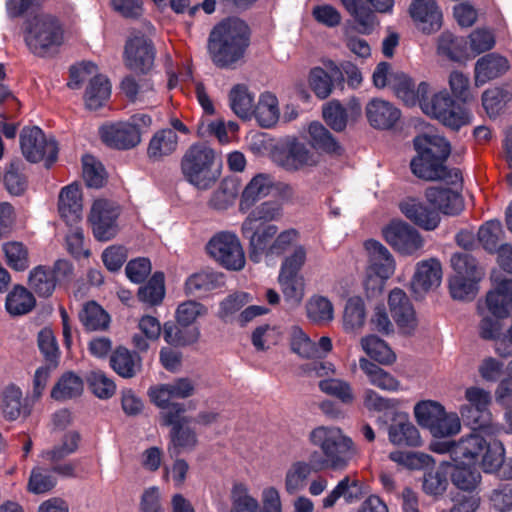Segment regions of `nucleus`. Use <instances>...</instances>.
Returning <instances> with one entry per match:
<instances>
[{
  "label": "nucleus",
  "mask_w": 512,
  "mask_h": 512,
  "mask_svg": "<svg viewBox=\"0 0 512 512\" xmlns=\"http://www.w3.org/2000/svg\"><path fill=\"white\" fill-rule=\"evenodd\" d=\"M309 441L320 449L324 458L316 466L298 460L288 467L284 477V489L289 495L297 494L306 487L313 470L343 471L359 454L353 439L337 426L315 427L309 433Z\"/></svg>",
  "instance_id": "nucleus-1"
},
{
  "label": "nucleus",
  "mask_w": 512,
  "mask_h": 512,
  "mask_svg": "<svg viewBox=\"0 0 512 512\" xmlns=\"http://www.w3.org/2000/svg\"><path fill=\"white\" fill-rule=\"evenodd\" d=\"M412 173L425 181H441L448 176V141L438 135H420L414 141Z\"/></svg>",
  "instance_id": "nucleus-2"
},
{
  "label": "nucleus",
  "mask_w": 512,
  "mask_h": 512,
  "mask_svg": "<svg viewBox=\"0 0 512 512\" xmlns=\"http://www.w3.org/2000/svg\"><path fill=\"white\" fill-rule=\"evenodd\" d=\"M248 26L239 19H228L217 25L209 37V52L219 66L238 61L248 47Z\"/></svg>",
  "instance_id": "nucleus-3"
},
{
  "label": "nucleus",
  "mask_w": 512,
  "mask_h": 512,
  "mask_svg": "<svg viewBox=\"0 0 512 512\" xmlns=\"http://www.w3.org/2000/svg\"><path fill=\"white\" fill-rule=\"evenodd\" d=\"M218 157L214 149L205 143H195L188 147L181 158L180 168L184 178L201 190L211 188L219 177L215 168Z\"/></svg>",
  "instance_id": "nucleus-4"
},
{
  "label": "nucleus",
  "mask_w": 512,
  "mask_h": 512,
  "mask_svg": "<svg viewBox=\"0 0 512 512\" xmlns=\"http://www.w3.org/2000/svg\"><path fill=\"white\" fill-rule=\"evenodd\" d=\"M249 239V257L258 263L262 257L282 256L299 239V232L286 229L278 232L274 224H260L251 235L243 234Z\"/></svg>",
  "instance_id": "nucleus-5"
},
{
  "label": "nucleus",
  "mask_w": 512,
  "mask_h": 512,
  "mask_svg": "<svg viewBox=\"0 0 512 512\" xmlns=\"http://www.w3.org/2000/svg\"><path fill=\"white\" fill-rule=\"evenodd\" d=\"M25 42L35 55H49L63 43L62 26L51 15L37 14L27 22Z\"/></svg>",
  "instance_id": "nucleus-6"
},
{
  "label": "nucleus",
  "mask_w": 512,
  "mask_h": 512,
  "mask_svg": "<svg viewBox=\"0 0 512 512\" xmlns=\"http://www.w3.org/2000/svg\"><path fill=\"white\" fill-rule=\"evenodd\" d=\"M206 252L226 270L241 271L245 267V252L235 233L228 231L216 233L206 244Z\"/></svg>",
  "instance_id": "nucleus-7"
},
{
  "label": "nucleus",
  "mask_w": 512,
  "mask_h": 512,
  "mask_svg": "<svg viewBox=\"0 0 512 512\" xmlns=\"http://www.w3.org/2000/svg\"><path fill=\"white\" fill-rule=\"evenodd\" d=\"M398 95L407 105H414L418 101L424 114L443 125L448 124V92L445 89L430 93L429 85L421 82L416 91L407 87L399 90Z\"/></svg>",
  "instance_id": "nucleus-8"
},
{
  "label": "nucleus",
  "mask_w": 512,
  "mask_h": 512,
  "mask_svg": "<svg viewBox=\"0 0 512 512\" xmlns=\"http://www.w3.org/2000/svg\"><path fill=\"white\" fill-rule=\"evenodd\" d=\"M184 412L185 408L182 404H174L168 411L161 412L162 424L172 426L168 446L170 456H177L183 451L191 450L197 444L195 433L184 427L189 423L188 418L183 416Z\"/></svg>",
  "instance_id": "nucleus-9"
},
{
  "label": "nucleus",
  "mask_w": 512,
  "mask_h": 512,
  "mask_svg": "<svg viewBox=\"0 0 512 512\" xmlns=\"http://www.w3.org/2000/svg\"><path fill=\"white\" fill-rule=\"evenodd\" d=\"M452 263L456 275L453 283L450 284V294L453 298L460 300L474 298L477 291L476 284L482 276L474 259L467 255H459L453 257Z\"/></svg>",
  "instance_id": "nucleus-10"
},
{
  "label": "nucleus",
  "mask_w": 512,
  "mask_h": 512,
  "mask_svg": "<svg viewBox=\"0 0 512 512\" xmlns=\"http://www.w3.org/2000/svg\"><path fill=\"white\" fill-rule=\"evenodd\" d=\"M119 206L107 199H96L91 207L88 221L94 237L99 241L112 239L118 231Z\"/></svg>",
  "instance_id": "nucleus-11"
},
{
  "label": "nucleus",
  "mask_w": 512,
  "mask_h": 512,
  "mask_svg": "<svg viewBox=\"0 0 512 512\" xmlns=\"http://www.w3.org/2000/svg\"><path fill=\"white\" fill-rule=\"evenodd\" d=\"M22 153L30 162L46 160L48 164L57 158L58 147L53 139H47L38 127L25 128L20 135Z\"/></svg>",
  "instance_id": "nucleus-12"
},
{
  "label": "nucleus",
  "mask_w": 512,
  "mask_h": 512,
  "mask_svg": "<svg viewBox=\"0 0 512 512\" xmlns=\"http://www.w3.org/2000/svg\"><path fill=\"white\" fill-rule=\"evenodd\" d=\"M413 413L418 425L429 430L434 438H445L448 435V416L441 403L434 400L419 401Z\"/></svg>",
  "instance_id": "nucleus-13"
},
{
  "label": "nucleus",
  "mask_w": 512,
  "mask_h": 512,
  "mask_svg": "<svg viewBox=\"0 0 512 512\" xmlns=\"http://www.w3.org/2000/svg\"><path fill=\"white\" fill-rule=\"evenodd\" d=\"M450 90L453 99L450 98V129L459 130L470 123V114L466 103L470 99L469 80L459 72L450 74Z\"/></svg>",
  "instance_id": "nucleus-14"
},
{
  "label": "nucleus",
  "mask_w": 512,
  "mask_h": 512,
  "mask_svg": "<svg viewBox=\"0 0 512 512\" xmlns=\"http://www.w3.org/2000/svg\"><path fill=\"white\" fill-rule=\"evenodd\" d=\"M442 275V266L437 259L430 258L418 262L410 281L411 292L416 298H423L440 286Z\"/></svg>",
  "instance_id": "nucleus-15"
},
{
  "label": "nucleus",
  "mask_w": 512,
  "mask_h": 512,
  "mask_svg": "<svg viewBox=\"0 0 512 512\" xmlns=\"http://www.w3.org/2000/svg\"><path fill=\"white\" fill-rule=\"evenodd\" d=\"M386 242L395 250L412 255L423 247V239L420 234L402 221H393L383 230Z\"/></svg>",
  "instance_id": "nucleus-16"
},
{
  "label": "nucleus",
  "mask_w": 512,
  "mask_h": 512,
  "mask_svg": "<svg viewBox=\"0 0 512 512\" xmlns=\"http://www.w3.org/2000/svg\"><path fill=\"white\" fill-rule=\"evenodd\" d=\"M388 304L399 331L405 335H412L418 327V319L406 293L399 288L393 289L389 293Z\"/></svg>",
  "instance_id": "nucleus-17"
},
{
  "label": "nucleus",
  "mask_w": 512,
  "mask_h": 512,
  "mask_svg": "<svg viewBox=\"0 0 512 512\" xmlns=\"http://www.w3.org/2000/svg\"><path fill=\"white\" fill-rule=\"evenodd\" d=\"M409 13L416 27L425 34L437 32L443 24V14L435 0H413Z\"/></svg>",
  "instance_id": "nucleus-18"
},
{
  "label": "nucleus",
  "mask_w": 512,
  "mask_h": 512,
  "mask_svg": "<svg viewBox=\"0 0 512 512\" xmlns=\"http://www.w3.org/2000/svg\"><path fill=\"white\" fill-rule=\"evenodd\" d=\"M154 62V49L151 42L143 36L130 39L125 47V63L134 72L145 73Z\"/></svg>",
  "instance_id": "nucleus-19"
},
{
  "label": "nucleus",
  "mask_w": 512,
  "mask_h": 512,
  "mask_svg": "<svg viewBox=\"0 0 512 512\" xmlns=\"http://www.w3.org/2000/svg\"><path fill=\"white\" fill-rule=\"evenodd\" d=\"M100 135L106 145L119 150L134 148L141 142L137 130L126 121L102 126Z\"/></svg>",
  "instance_id": "nucleus-20"
},
{
  "label": "nucleus",
  "mask_w": 512,
  "mask_h": 512,
  "mask_svg": "<svg viewBox=\"0 0 512 512\" xmlns=\"http://www.w3.org/2000/svg\"><path fill=\"white\" fill-rule=\"evenodd\" d=\"M494 289L486 297L488 310L498 318L508 316L512 310V279L493 277Z\"/></svg>",
  "instance_id": "nucleus-21"
},
{
  "label": "nucleus",
  "mask_w": 512,
  "mask_h": 512,
  "mask_svg": "<svg viewBox=\"0 0 512 512\" xmlns=\"http://www.w3.org/2000/svg\"><path fill=\"white\" fill-rule=\"evenodd\" d=\"M366 117L369 124L376 129L392 128L400 119L401 112L388 101L374 98L366 105Z\"/></svg>",
  "instance_id": "nucleus-22"
},
{
  "label": "nucleus",
  "mask_w": 512,
  "mask_h": 512,
  "mask_svg": "<svg viewBox=\"0 0 512 512\" xmlns=\"http://www.w3.org/2000/svg\"><path fill=\"white\" fill-rule=\"evenodd\" d=\"M60 216L69 224L77 223L82 217L83 204L80 186L72 183L61 189L58 200Z\"/></svg>",
  "instance_id": "nucleus-23"
},
{
  "label": "nucleus",
  "mask_w": 512,
  "mask_h": 512,
  "mask_svg": "<svg viewBox=\"0 0 512 512\" xmlns=\"http://www.w3.org/2000/svg\"><path fill=\"white\" fill-rule=\"evenodd\" d=\"M365 249L369 255L367 269L370 273L389 279L394 274L395 261L387 248L375 240H368L365 242Z\"/></svg>",
  "instance_id": "nucleus-24"
},
{
  "label": "nucleus",
  "mask_w": 512,
  "mask_h": 512,
  "mask_svg": "<svg viewBox=\"0 0 512 512\" xmlns=\"http://www.w3.org/2000/svg\"><path fill=\"white\" fill-rule=\"evenodd\" d=\"M487 443L488 441L479 433H473L458 442L450 441V459L477 464L478 457L484 453Z\"/></svg>",
  "instance_id": "nucleus-25"
},
{
  "label": "nucleus",
  "mask_w": 512,
  "mask_h": 512,
  "mask_svg": "<svg viewBox=\"0 0 512 512\" xmlns=\"http://www.w3.org/2000/svg\"><path fill=\"white\" fill-rule=\"evenodd\" d=\"M317 162L318 159L315 154L310 152L304 144L297 141L288 144L279 158V164L288 171H298L314 166Z\"/></svg>",
  "instance_id": "nucleus-26"
},
{
  "label": "nucleus",
  "mask_w": 512,
  "mask_h": 512,
  "mask_svg": "<svg viewBox=\"0 0 512 512\" xmlns=\"http://www.w3.org/2000/svg\"><path fill=\"white\" fill-rule=\"evenodd\" d=\"M460 414L466 425L488 437L497 435L501 430V427L494 422L489 409L462 406Z\"/></svg>",
  "instance_id": "nucleus-27"
},
{
  "label": "nucleus",
  "mask_w": 512,
  "mask_h": 512,
  "mask_svg": "<svg viewBox=\"0 0 512 512\" xmlns=\"http://www.w3.org/2000/svg\"><path fill=\"white\" fill-rule=\"evenodd\" d=\"M274 187L273 178L269 174L255 175L245 186L241 194L239 208L248 211L258 200L268 196Z\"/></svg>",
  "instance_id": "nucleus-28"
},
{
  "label": "nucleus",
  "mask_w": 512,
  "mask_h": 512,
  "mask_svg": "<svg viewBox=\"0 0 512 512\" xmlns=\"http://www.w3.org/2000/svg\"><path fill=\"white\" fill-rule=\"evenodd\" d=\"M331 75L321 67H314L308 74V86L315 96L321 100L328 98L333 91L332 77L343 78L340 68L333 62L329 63Z\"/></svg>",
  "instance_id": "nucleus-29"
},
{
  "label": "nucleus",
  "mask_w": 512,
  "mask_h": 512,
  "mask_svg": "<svg viewBox=\"0 0 512 512\" xmlns=\"http://www.w3.org/2000/svg\"><path fill=\"white\" fill-rule=\"evenodd\" d=\"M400 210L409 220L425 230H434L440 223L437 212L428 210L426 206L415 199L401 202Z\"/></svg>",
  "instance_id": "nucleus-30"
},
{
  "label": "nucleus",
  "mask_w": 512,
  "mask_h": 512,
  "mask_svg": "<svg viewBox=\"0 0 512 512\" xmlns=\"http://www.w3.org/2000/svg\"><path fill=\"white\" fill-rule=\"evenodd\" d=\"M178 141V136L172 129L158 130L153 134L148 143V158L152 161H160L164 157L173 154L177 149Z\"/></svg>",
  "instance_id": "nucleus-31"
},
{
  "label": "nucleus",
  "mask_w": 512,
  "mask_h": 512,
  "mask_svg": "<svg viewBox=\"0 0 512 512\" xmlns=\"http://www.w3.org/2000/svg\"><path fill=\"white\" fill-rule=\"evenodd\" d=\"M111 368L122 378H132L140 372L141 357L125 347H117L110 356Z\"/></svg>",
  "instance_id": "nucleus-32"
},
{
  "label": "nucleus",
  "mask_w": 512,
  "mask_h": 512,
  "mask_svg": "<svg viewBox=\"0 0 512 512\" xmlns=\"http://www.w3.org/2000/svg\"><path fill=\"white\" fill-rule=\"evenodd\" d=\"M508 68V61L504 57L488 54L480 58L475 65V83L483 85L505 73Z\"/></svg>",
  "instance_id": "nucleus-33"
},
{
  "label": "nucleus",
  "mask_w": 512,
  "mask_h": 512,
  "mask_svg": "<svg viewBox=\"0 0 512 512\" xmlns=\"http://www.w3.org/2000/svg\"><path fill=\"white\" fill-rule=\"evenodd\" d=\"M452 462L450 463V467L452 466L450 472L452 482L459 489L470 493L477 487L481 479L476 463L463 460Z\"/></svg>",
  "instance_id": "nucleus-34"
},
{
  "label": "nucleus",
  "mask_w": 512,
  "mask_h": 512,
  "mask_svg": "<svg viewBox=\"0 0 512 512\" xmlns=\"http://www.w3.org/2000/svg\"><path fill=\"white\" fill-rule=\"evenodd\" d=\"M223 274L203 270L189 276L185 282V291L190 295H203L223 285Z\"/></svg>",
  "instance_id": "nucleus-35"
},
{
  "label": "nucleus",
  "mask_w": 512,
  "mask_h": 512,
  "mask_svg": "<svg viewBox=\"0 0 512 512\" xmlns=\"http://www.w3.org/2000/svg\"><path fill=\"white\" fill-rule=\"evenodd\" d=\"M252 115H254L261 127H273L280 117L277 97L270 92L262 93L257 104L253 107Z\"/></svg>",
  "instance_id": "nucleus-36"
},
{
  "label": "nucleus",
  "mask_w": 512,
  "mask_h": 512,
  "mask_svg": "<svg viewBox=\"0 0 512 512\" xmlns=\"http://www.w3.org/2000/svg\"><path fill=\"white\" fill-rule=\"evenodd\" d=\"M359 366L371 385L385 391H397L399 389V381L369 359L360 358Z\"/></svg>",
  "instance_id": "nucleus-37"
},
{
  "label": "nucleus",
  "mask_w": 512,
  "mask_h": 512,
  "mask_svg": "<svg viewBox=\"0 0 512 512\" xmlns=\"http://www.w3.org/2000/svg\"><path fill=\"white\" fill-rule=\"evenodd\" d=\"M360 346L365 354L382 365H392L396 361V354L392 348L381 338L370 334L360 339Z\"/></svg>",
  "instance_id": "nucleus-38"
},
{
  "label": "nucleus",
  "mask_w": 512,
  "mask_h": 512,
  "mask_svg": "<svg viewBox=\"0 0 512 512\" xmlns=\"http://www.w3.org/2000/svg\"><path fill=\"white\" fill-rule=\"evenodd\" d=\"M79 320L87 331H105L110 325V315L95 301L83 305Z\"/></svg>",
  "instance_id": "nucleus-39"
},
{
  "label": "nucleus",
  "mask_w": 512,
  "mask_h": 512,
  "mask_svg": "<svg viewBox=\"0 0 512 512\" xmlns=\"http://www.w3.org/2000/svg\"><path fill=\"white\" fill-rule=\"evenodd\" d=\"M111 84L103 75L94 76L85 91V104L90 110H97L102 107L110 98Z\"/></svg>",
  "instance_id": "nucleus-40"
},
{
  "label": "nucleus",
  "mask_w": 512,
  "mask_h": 512,
  "mask_svg": "<svg viewBox=\"0 0 512 512\" xmlns=\"http://www.w3.org/2000/svg\"><path fill=\"white\" fill-rule=\"evenodd\" d=\"M83 390L82 379L73 372H66L53 386L51 397L57 401H66L81 396Z\"/></svg>",
  "instance_id": "nucleus-41"
},
{
  "label": "nucleus",
  "mask_w": 512,
  "mask_h": 512,
  "mask_svg": "<svg viewBox=\"0 0 512 512\" xmlns=\"http://www.w3.org/2000/svg\"><path fill=\"white\" fill-rule=\"evenodd\" d=\"M239 126L236 122L217 119L214 121H202L198 126V134L202 137L206 135L214 136L222 143L233 141L238 133Z\"/></svg>",
  "instance_id": "nucleus-42"
},
{
  "label": "nucleus",
  "mask_w": 512,
  "mask_h": 512,
  "mask_svg": "<svg viewBox=\"0 0 512 512\" xmlns=\"http://www.w3.org/2000/svg\"><path fill=\"white\" fill-rule=\"evenodd\" d=\"M366 320V309L362 298L351 297L347 300L342 322L346 332H358L362 329Z\"/></svg>",
  "instance_id": "nucleus-43"
},
{
  "label": "nucleus",
  "mask_w": 512,
  "mask_h": 512,
  "mask_svg": "<svg viewBox=\"0 0 512 512\" xmlns=\"http://www.w3.org/2000/svg\"><path fill=\"white\" fill-rule=\"evenodd\" d=\"M36 304L33 294L21 285L15 286L6 297V309L13 316L29 313Z\"/></svg>",
  "instance_id": "nucleus-44"
},
{
  "label": "nucleus",
  "mask_w": 512,
  "mask_h": 512,
  "mask_svg": "<svg viewBox=\"0 0 512 512\" xmlns=\"http://www.w3.org/2000/svg\"><path fill=\"white\" fill-rule=\"evenodd\" d=\"M229 103L232 111L240 118L248 119L252 115L254 97L244 84H237L229 92Z\"/></svg>",
  "instance_id": "nucleus-45"
},
{
  "label": "nucleus",
  "mask_w": 512,
  "mask_h": 512,
  "mask_svg": "<svg viewBox=\"0 0 512 512\" xmlns=\"http://www.w3.org/2000/svg\"><path fill=\"white\" fill-rule=\"evenodd\" d=\"M28 284L38 296L49 297L56 287L55 275L45 266H37L30 271Z\"/></svg>",
  "instance_id": "nucleus-46"
},
{
  "label": "nucleus",
  "mask_w": 512,
  "mask_h": 512,
  "mask_svg": "<svg viewBox=\"0 0 512 512\" xmlns=\"http://www.w3.org/2000/svg\"><path fill=\"white\" fill-rule=\"evenodd\" d=\"M121 89L132 102H148L155 95L151 82L146 78L136 80L134 77L128 76L123 79Z\"/></svg>",
  "instance_id": "nucleus-47"
},
{
  "label": "nucleus",
  "mask_w": 512,
  "mask_h": 512,
  "mask_svg": "<svg viewBox=\"0 0 512 512\" xmlns=\"http://www.w3.org/2000/svg\"><path fill=\"white\" fill-rule=\"evenodd\" d=\"M308 319L318 325H325L334 319V307L329 299L323 296H313L306 303Z\"/></svg>",
  "instance_id": "nucleus-48"
},
{
  "label": "nucleus",
  "mask_w": 512,
  "mask_h": 512,
  "mask_svg": "<svg viewBox=\"0 0 512 512\" xmlns=\"http://www.w3.org/2000/svg\"><path fill=\"white\" fill-rule=\"evenodd\" d=\"M505 237V231L498 220H490L482 224L478 230V240L482 247L490 252L496 253Z\"/></svg>",
  "instance_id": "nucleus-49"
},
{
  "label": "nucleus",
  "mask_w": 512,
  "mask_h": 512,
  "mask_svg": "<svg viewBox=\"0 0 512 512\" xmlns=\"http://www.w3.org/2000/svg\"><path fill=\"white\" fill-rule=\"evenodd\" d=\"M282 207L274 201H266L256 207L242 224V233L246 234L253 230L256 221L270 222L280 219Z\"/></svg>",
  "instance_id": "nucleus-50"
},
{
  "label": "nucleus",
  "mask_w": 512,
  "mask_h": 512,
  "mask_svg": "<svg viewBox=\"0 0 512 512\" xmlns=\"http://www.w3.org/2000/svg\"><path fill=\"white\" fill-rule=\"evenodd\" d=\"M388 436L394 445L418 447L422 443L419 430L410 422L391 425Z\"/></svg>",
  "instance_id": "nucleus-51"
},
{
  "label": "nucleus",
  "mask_w": 512,
  "mask_h": 512,
  "mask_svg": "<svg viewBox=\"0 0 512 512\" xmlns=\"http://www.w3.org/2000/svg\"><path fill=\"white\" fill-rule=\"evenodd\" d=\"M79 440L80 436L77 432L69 431L64 434L60 443L51 449L44 450L41 457L49 463L59 462L77 450Z\"/></svg>",
  "instance_id": "nucleus-52"
},
{
  "label": "nucleus",
  "mask_w": 512,
  "mask_h": 512,
  "mask_svg": "<svg viewBox=\"0 0 512 512\" xmlns=\"http://www.w3.org/2000/svg\"><path fill=\"white\" fill-rule=\"evenodd\" d=\"M231 512H261L259 502L243 483H235L231 490Z\"/></svg>",
  "instance_id": "nucleus-53"
},
{
  "label": "nucleus",
  "mask_w": 512,
  "mask_h": 512,
  "mask_svg": "<svg viewBox=\"0 0 512 512\" xmlns=\"http://www.w3.org/2000/svg\"><path fill=\"white\" fill-rule=\"evenodd\" d=\"M308 133L310 143L315 149L334 154L340 152V146L322 124L318 122L311 123L308 128Z\"/></svg>",
  "instance_id": "nucleus-54"
},
{
  "label": "nucleus",
  "mask_w": 512,
  "mask_h": 512,
  "mask_svg": "<svg viewBox=\"0 0 512 512\" xmlns=\"http://www.w3.org/2000/svg\"><path fill=\"white\" fill-rule=\"evenodd\" d=\"M165 295L164 274L156 272L144 286L138 290L140 301L150 305L161 303Z\"/></svg>",
  "instance_id": "nucleus-55"
},
{
  "label": "nucleus",
  "mask_w": 512,
  "mask_h": 512,
  "mask_svg": "<svg viewBox=\"0 0 512 512\" xmlns=\"http://www.w3.org/2000/svg\"><path fill=\"white\" fill-rule=\"evenodd\" d=\"M3 252L7 264L14 270L24 271L29 267V252L27 247L18 241L3 244Z\"/></svg>",
  "instance_id": "nucleus-56"
},
{
  "label": "nucleus",
  "mask_w": 512,
  "mask_h": 512,
  "mask_svg": "<svg viewBox=\"0 0 512 512\" xmlns=\"http://www.w3.org/2000/svg\"><path fill=\"white\" fill-rule=\"evenodd\" d=\"M319 389L330 396L339 399L344 404H352L355 400L350 383L342 379H325L319 382Z\"/></svg>",
  "instance_id": "nucleus-57"
},
{
  "label": "nucleus",
  "mask_w": 512,
  "mask_h": 512,
  "mask_svg": "<svg viewBox=\"0 0 512 512\" xmlns=\"http://www.w3.org/2000/svg\"><path fill=\"white\" fill-rule=\"evenodd\" d=\"M138 328L146 339L135 335L133 336L132 343L137 349L145 351L148 349L147 340H156L159 338L161 333V325L157 318L146 315L139 320Z\"/></svg>",
  "instance_id": "nucleus-58"
},
{
  "label": "nucleus",
  "mask_w": 512,
  "mask_h": 512,
  "mask_svg": "<svg viewBox=\"0 0 512 512\" xmlns=\"http://www.w3.org/2000/svg\"><path fill=\"white\" fill-rule=\"evenodd\" d=\"M463 176L458 168L450 169V216L460 214L466 206Z\"/></svg>",
  "instance_id": "nucleus-59"
},
{
  "label": "nucleus",
  "mask_w": 512,
  "mask_h": 512,
  "mask_svg": "<svg viewBox=\"0 0 512 512\" xmlns=\"http://www.w3.org/2000/svg\"><path fill=\"white\" fill-rule=\"evenodd\" d=\"M55 485L56 478L52 471L43 467H35L31 471L27 489L33 494H43L51 491Z\"/></svg>",
  "instance_id": "nucleus-60"
},
{
  "label": "nucleus",
  "mask_w": 512,
  "mask_h": 512,
  "mask_svg": "<svg viewBox=\"0 0 512 512\" xmlns=\"http://www.w3.org/2000/svg\"><path fill=\"white\" fill-rule=\"evenodd\" d=\"M87 383L92 393L100 399H108L115 394L114 381L100 370L91 371L87 376Z\"/></svg>",
  "instance_id": "nucleus-61"
},
{
  "label": "nucleus",
  "mask_w": 512,
  "mask_h": 512,
  "mask_svg": "<svg viewBox=\"0 0 512 512\" xmlns=\"http://www.w3.org/2000/svg\"><path fill=\"white\" fill-rule=\"evenodd\" d=\"M83 177L89 187L100 188L106 182V172L101 162L91 155L82 158Z\"/></svg>",
  "instance_id": "nucleus-62"
},
{
  "label": "nucleus",
  "mask_w": 512,
  "mask_h": 512,
  "mask_svg": "<svg viewBox=\"0 0 512 512\" xmlns=\"http://www.w3.org/2000/svg\"><path fill=\"white\" fill-rule=\"evenodd\" d=\"M359 486V481L356 478L345 476L334 489L323 499L322 504L324 508H331L340 497L345 498L347 502H351L355 495L352 490Z\"/></svg>",
  "instance_id": "nucleus-63"
},
{
  "label": "nucleus",
  "mask_w": 512,
  "mask_h": 512,
  "mask_svg": "<svg viewBox=\"0 0 512 512\" xmlns=\"http://www.w3.org/2000/svg\"><path fill=\"white\" fill-rule=\"evenodd\" d=\"M323 118L335 131H343L348 122L346 109L338 101H330L323 107Z\"/></svg>",
  "instance_id": "nucleus-64"
}]
</instances>
